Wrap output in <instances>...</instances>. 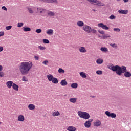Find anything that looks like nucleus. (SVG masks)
Masks as SVG:
<instances>
[{
  "label": "nucleus",
  "instance_id": "8fccbe9b",
  "mask_svg": "<svg viewBox=\"0 0 131 131\" xmlns=\"http://www.w3.org/2000/svg\"><path fill=\"white\" fill-rule=\"evenodd\" d=\"M42 64H44V65H48L49 64V61L48 60H45L43 62Z\"/></svg>",
  "mask_w": 131,
  "mask_h": 131
},
{
  "label": "nucleus",
  "instance_id": "a19ab883",
  "mask_svg": "<svg viewBox=\"0 0 131 131\" xmlns=\"http://www.w3.org/2000/svg\"><path fill=\"white\" fill-rule=\"evenodd\" d=\"M96 73L98 75H101L102 74H103V71H101V70H98L96 71Z\"/></svg>",
  "mask_w": 131,
  "mask_h": 131
},
{
  "label": "nucleus",
  "instance_id": "c03bdc74",
  "mask_svg": "<svg viewBox=\"0 0 131 131\" xmlns=\"http://www.w3.org/2000/svg\"><path fill=\"white\" fill-rule=\"evenodd\" d=\"M5 76V73L3 71L0 72V77H4Z\"/></svg>",
  "mask_w": 131,
  "mask_h": 131
},
{
  "label": "nucleus",
  "instance_id": "a878e982",
  "mask_svg": "<svg viewBox=\"0 0 131 131\" xmlns=\"http://www.w3.org/2000/svg\"><path fill=\"white\" fill-rule=\"evenodd\" d=\"M52 115L53 116H59L60 115V112H59L58 111H56L55 112H52Z\"/></svg>",
  "mask_w": 131,
  "mask_h": 131
},
{
  "label": "nucleus",
  "instance_id": "39448f33",
  "mask_svg": "<svg viewBox=\"0 0 131 131\" xmlns=\"http://www.w3.org/2000/svg\"><path fill=\"white\" fill-rule=\"evenodd\" d=\"M83 30L87 32V33H91L92 32V28L91 26L85 25L83 27Z\"/></svg>",
  "mask_w": 131,
  "mask_h": 131
},
{
  "label": "nucleus",
  "instance_id": "f03ea898",
  "mask_svg": "<svg viewBox=\"0 0 131 131\" xmlns=\"http://www.w3.org/2000/svg\"><path fill=\"white\" fill-rule=\"evenodd\" d=\"M126 71H127V70L126 69V67H120L118 65L117 66V71L116 72V74H117V75L120 76L121 74H122V73H124Z\"/></svg>",
  "mask_w": 131,
  "mask_h": 131
},
{
  "label": "nucleus",
  "instance_id": "412c9836",
  "mask_svg": "<svg viewBox=\"0 0 131 131\" xmlns=\"http://www.w3.org/2000/svg\"><path fill=\"white\" fill-rule=\"evenodd\" d=\"M12 88L14 91H19V86L14 83L12 85Z\"/></svg>",
  "mask_w": 131,
  "mask_h": 131
},
{
  "label": "nucleus",
  "instance_id": "e433bc0d",
  "mask_svg": "<svg viewBox=\"0 0 131 131\" xmlns=\"http://www.w3.org/2000/svg\"><path fill=\"white\" fill-rule=\"evenodd\" d=\"M113 30L116 32H120V29L118 28H115L113 29Z\"/></svg>",
  "mask_w": 131,
  "mask_h": 131
},
{
  "label": "nucleus",
  "instance_id": "473e14b6",
  "mask_svg": "<svg viewBox=\"0 0 131 131\" xmlns=\"http://www.w3.org/2000/svg\"><path fill=\"white\" fill-rule=\"evenodd\" d=\"M48 16H55V13L53 11H49L48 12Z\"/></svg>",
  "mask_w": 131,
  "mask_h": 131
},
{
  "label": "nucleus",
  "instance_id": "bf43d9fd",
  "mask_svg": "<svg viewBox=\"0 0 131 131\" xmlns=\"http://www.w3.org/2000/svg\"><path fill=\"white\" fill-rule=\"evenodd\" d=\"M90 97H91V98H96V96L91 95V96H90Z\"/></svg>",
  "mask_w": 131,
  "mask_h": 131
},
{
  "label": "nucleus",
  "instance_id": "393cba45",
  "mask_svg": "<svg viewBox=\"0 0 131 131\" xmlns=\"http://www.w3.org/2000/svg\"><path fill=\"white\" fill-rule=\"evenodd\" d=\"M61 85H62V86H65V85H67V81H66V80H62L60 82Z\"/></svg>",
  "mask_w": 131,
  "mask_h": 131
},
{
  "label": "nucleus",
  "instance_id": "09e8293b",
  "mask_svg": "<svg viewBox=\"0 0 131 131\" xmlns=\"http://www.w3.org/2000/svg\"><path fill=\"white\" fill-rule=\"evenodd\" d=\"M99 33H100V34H105V32L103 30H98Z\"/></svg>",
  "mask_w": 131,
  "mask_h": 131
},
{
  "label": "nucleus",
  "instance_id": "4be33fe9",
  "mask_svg": "<svg viewBox=\"0 0 131 131\" xmlns=\"http://www.w3.org/2000/svg\"><path fill=\"white\" fill-rule=\"evenodd\" d=\"M94 126H100L101 125V121L100 120H97L96 122H94Z\"/></svg>",
  "mask_w": 131,
  "mask_h": 131
},
{
  "label": "nucleus",
  "instance_id": "9b49d317",
  "mask_svg": "<svg viewBox=\"0 0 131 131\" xmlns=\"http://www.w3.org/2000/svg\"><path fill=\"white\" fill-rule=\"evenodd\" d=\"M37 11L40 13V14H45L46 12H47V9L41 8H37Z\"/></svg>",
  "mask_w": 131,
  "mask_h": 131
},
{
  "label": "nucleus",
  "instance_id": "c85d7f7f",
  "mask_svg": "<svg viewBox=\"0 0 131 131\" xmlns=\"http://www.w3.org/2000/svg\"><path fill=\"white\" fill-rule=\"evenodd\" d=\"M77 86H78V84L76 83H73L71 85V87L73 89H77Z\"/></svg>",
  "mask_w": 131,
  "mask_h": 131
},
{
  "label": "nucleus",
  "instance_id": "f3484780",
  "mask_svg": "<svg viewBox=\"0 0 131 131\" xmlns=\"http://www.w3.org/2000/svg\"><path fill=\"white\" fill-rule=\"evenodd\" d=\"M28 108L29 109V110H34V109H35V105H34L33 104H30L28 106Z\"/></svg>",
  "mask_w": 131,
  "mask_h": 131
},
{
  "label": "nucleus",
  "instance_id": "72a5a7b5",
  "mask_svg": "<svg viewBox=\"0 0 131 131\" xmlns=\"http://www.w3.org/2000/svg\"><path fill=\"white\" fill-rule=\"evenodd\" d=\"M96 63L97 64H102L103 63V59H98L96 60Z\"/></svg>",
  "mask_w": 131,
  "mask_h": 131
},
{
  "label": "nucleus",
  "instance_id": "37998d69",
  "mask_svg": "<svg viewBox=\"0 0 131 131\" xmlns=\"http://www.w3.org/2000/svg\"><path fill=\"white\" fill-rule=\"evenodd\" d=\"M24 25L23 23H18L17 24V27H22Z\"/></svg>",
  "mask_w": 131,
  "mask_h": 131
},
{
  "label": "nucleus",
  "instance_id": "ea45409f",
  "mask_svg": "<svg viewBox=\"0 0 131 131\" xmlns=\"http://www.w3.org/2000/svg\"><path fill=\"white\" fill-rule=\"evenodd\" d=\"M108 37H110V35H104L102 36V38L103 39H106L108 38Z\"/></svg>",
  "mask_w": 131,
  "mask_h": 131
},
{
  "label": "nucleus",
  "instance_id": "0eeeda50",
  "mask_svg": "<svg viewBox=\"0 0 131 131\" xmlns=\"http://www.w3.org/2000/svg\"><path fill=\"white\" fill-rule=\"evenodd\" d=\"M108 69L112 70L113 72H116L117 69V65L113 66V64L111 63L107 66Z\"/></svg>",
  "mask_w": 131,
  "mask_h": 131
},
{
  "label": "nucleus",
  "instance_id": "bb28decb",
  "mask_svg": "<svg viewBox=\"0 0 131 131\" xmlns=\"http://www.w3.org/2000/svg\"><path fill=\"white\" fill-rule=\"evenodd\" d=\"M52 83H54L55 84H57V83H59V81L58 80V79L56 77L53 78V79L52 80Z\"/></svg>",
  "mask_w": 131,
  "mask_h": 131
},
{
  "label": "nucleus",
  "instance_id": "f257e3e1",
  "mask_svg": "<svg viewBox=\"0 0 131 131\" xmlns=\"http://www.w3.org/2000/svg\"><path fill=\"white\" fill-rule=\"evenodd\" d=\"M33 66V63L31 61L22 62L19 64V71L22 75H27Z\"/></svg>",
  "mask_w": 131,
  "mask_h": 131
},
{
  "label": "nucleus",
  "instance_id": "1a4fd4ad",
  "mask_svg": "<svg viewBox=\"0 0 131 131\" xmlns=\"http://www.w3.org/2000/svg\"><path fill=\"white\" fill-rule=\"evenodd\" d=\"M94 119H90L88 120V121H86L84 123V126L87 128H89V127H91V122H93Z\"/></svg>",
  "mask_w": 131,
  "mask_h": 131
},
{
  "label": "nucleus",
  "instance_id": "603ef678",
  "mask_svg": "<svg viewBox=\"0 0 131 131\" xmlns=\"http://www.w3.org/2000/svg\"><path fill=\"white\" fill-rule=\"evenodd\" d=\"M2 10H4V11H7L8 9H7V7L6 6H3L2 7Z\"/></svg>",
  "mask_w": 131,
  "mask_h": 131
},
{
  "label": "nucleus",
  "instance_id": "c756f323",
  "mask_svg": "<svg viewBox=\"0 0 131 131\" xmlns=\"http://www.w3.org/2000/svg\"><path fill=\"white\" fill-rule=\"evenodd\" d=\"M80 76H81V77H82L83 78H86V75L85 74V73H84L83 72H81L80 73Z\"/></svg>",
  "mask_w": 131,
  "mask_h": 131
},
{
  "label": "nucleus",
  "instance_id": "3c124183",
  "mask_svg": "<svg viewBox=\"0 0 131 131\" xmlns=\"http://www.w3.org/2000/svg\"><path fill=\"white\" fill-rule=\"evenodd\" d=\"M91 32L92 33H97V30H96L94 29H91Z\"/></svg>",
  "mask_w": 131,
  "mask_h": 131
},
{
  "label": "nucleus",
  "instance_id": "b1692460",
  "mask_svg": "<svg viewBox=\"0 0 131 131\" xmlns=\"http://www.w3.org/2000/svg\"><path fill=\"white\" fill-rule=\"evenodd\" d=\"M67 130H68V131H76V128L73 126H69L67 128Z\"/></svg>",
  "mask_w": 131,
  "mask_h": 131
},
{
  "label": "nucleus",
  "instance_id": "aec40b11",
  "mask_svg": "<svg viewBox=\"0 0 131 131\" xmlns=\"http://www.w3.org/2000/svg\"><path fill=\"white\" fill-rule=\"evenodd\" d=\"M124 76H125V77H127L128 78H129L131 76V73L129 72L126 71L124 73Z\"/></svg>",
  "mask_w": 131,
  "mask_h": 131
},
{
  "label": "nucleus",
  "instance_id": "6ab92c4d",
  "mask_svg": "<svg viewBox=\"0 0 131 131\" xmlns=\"http://www.w3.org/2000/svg\"><path fill=\"white\" fill-rule=\"evenodd\" d=\"M54 76H53V75L52 74H49L48 75H47V78L49 80V81H52L53 79H54Z\"/></svg>",
  "mask_w": 131,
  "mask_h": 131
},
{
  "label": "nucleus",
  "instance_id": "7c9ffc66",
  "mask_svg": "<svg viewBox=\"0 0 131 131\" xmlns=\"http://www.w3.org/2000/svg\"><path fill=\"white\" fill-rule=\"evenodd\" d=\"M100 50L101 51V52H108V48L106 47H101L100 48Z\"/></svg>",
  "mask_w": 131,
  "mask_h": 131
},
{
  "label": "nucleus",
  "instance_id": "052dcab7",
  "mask_svg": "<svg viewBox=\"0 0 131 131\" xmlns=\"http://www.w3.org/2000/svg\"><path fill=\"white\" fill-rule=\"evenodd\" d=\"M92 11H93V12H96L97 11V10H95V9H92Z\"/></svg>",
  "mask_w": 131,
  "mask_h": 131
},
{
  "label": "nucleus",
  "instance_id": "de8ad7c7",
  "mask_svg": "<svg viewBox=\"0 0 131 131\" xmlns=\"http://www.w3.org/2000/svg\"><path fill=\"white\" fill-rule=\"evenodd\" d=\"M23 81H28V79L25 76H23L22 78Z\"/></svg>",
  "mask_w": 131,
  "mask_h": 131
},
{
  "label": "nucleus",
  "instance_id": "20e7f679",
  "mask_svg": "<svg viewBox=\"0 0 131 131\" xmlns=\"http://www.w3.org/2000/svg\"><path fill=\"white\" fill-rule=\"evenodd\" d=\"M88 2L95 5V6H98V7H104L105 6V4L103 3V2L98 1V0H87Z\"/></svg>",
  "mask_w": 131,
  "mask_h": 131
},
{
  "label": "nucleus",
  "instance_id": "9d476101",
  "mask_svg": "<svg viewBox=\"0 0 131 131\" xmlns=\"http://www.w3.org/2000/svg\"><path fill=\"white\" fill-rule=\"evenodd\" d=\"M40 1H42V2H43L44 3H54V4H58V1L57 0H40Z\"/></svg>",
  "mask_w": 131,
  "mask_h": 131
},
{
  "label": "nucleus",
  "instance_id": "4468645a",
  "mask_svg": "<svg viewBox=\"0 0 131 131\" xmlns=\"http://www.w3.org/2000/svg\"><path fill=\"white\" fill-rule=\"evenodd\" d=\"M79 51L80 53H86L87 51L86 49H85V47H80L79 48Z\"/></svg>",
  "mask_w": 131,
  "mask_h": 131
},
{
  "label": "nucleus",
  "instance_id": "680f3d73",
  "mask_svg": "<svg viewBox=\"0 0 131 131\" xmlns=\"http://www.w3.org/2000/svg\"><path fill=\"white\" fill-rule=\"evenodd\" d=\"M120 1V0H117V2H119Z\"/></svg>",
  "mask_w": 131,
  "mask_h": 131
},
{
  "label": "nucleus",
  "instance_id": "6e6552de",
  "mask_svg": "<svg viewBox=\"0 0 131 131\" xmlns=\"http://www.w3.org/2000/svg\"><path fill=\"white\" fill-rule=\"evenodd\" d=\"M97 26L98 27H101V28H102V29H104L105 30H108V29H109V27H108L107 25H104L103 23L98 24Z\"/></svg>",
  "mask_w": 131,
  "mask_h": 131
},
{
  "label": "nucleus",
  "instance_id": "2eb2a0df",
  "mask_svg": "<svg viewBox=\"0 0 131 131\" xmlns=\"http://www.w3.org/2000/svg\"><path fill=\"white\" fill-rule=\"evenodd\" d=\"M47 34H48V35H53L54 33V30L53 29H48L46 31Z\"/></svg>",
  "mask_w": 131,
  "mask_h": 131
},
{
  "label": "nucleus",
  "instance_id": "2f4dec72",
  "mask_svg": "<svg viewBox=\"0 0 131 131\" xmlns=\"http://www.w3.org/2000/svg\"><path fill=\"white\" fill-rule=\"evenodd\" d=\"M38 49L40 50V51H45L46 50V47H43L42 46H38Z\"/></svg>",
  "mask_w": 131,
  "mask_h": 131
},
{
  "label": "nucleus",
  "instance_id": "c9c22d12",
  "mask_svg": "<svg viewBox=\"0 0 131 131\" xmlns=\"http://www.w3.org/2000/svg\"><path fill=\"white\" fill-rule=\"evenodd\" d=\"M116 18V16H115L114 15L112 14L109 17V19L111 20H114Z\"/></svg>",
  "mask_w": 131,
  "mask_h": 131
},
{
  "label": "nucleus",
  "instance_id": "5fc2aeb1",
  "mask_svg": "<svg viewBox=\"0 0 131 131\" xmlns=\"http://www.w3.org/2000/svg\"><path fill=\"white\" fill-rule=\"evenodd\" d=\"M5 35V32H0V37L4 36Z\"/></svg>",
  "mask_w": 131,
  "mask_h": 131
},
{
  "label": "nucleus",
  "instance_id": "f704fd0d",
  "mask_svg": "<svg viewBox=\"0 0 131 131\" xmlns=\"http://www.w3.org/2000/svg\"><path fill=\"white\" fill-rule=\"evenodd\" d=\"M59 73H65V71L62 68H59L58 70Z\"/></svg>",
  "mask_w": 131,
  "mask_h": 131
},
{
  "label": "nucleus",
  "instance_id": "5701e85b",
  "mask_svg": "<svg viewBox=\"0 0 131 131\" xmlns=\"http://www.w3.org/2000/svg\"><path fill=\"white\" fill-rule=\"evenodd\" d=\"M24 31L27 32V31H31V29L28 27H23Z\"/></svg>",
  "mask_w": 131,
  "mask_h": 131
},
{
  "label": "nucleus",
  "instance_id": "cd10ccee",
  "mask_svg": "<svg viewBox=\"0 0 131 131\" xmlns=\"http://www.w3.org/2000/svg\"><path fill=\"white\" fill-rule=\"evenodd\" d=\"M76 100H77V98H71L69 99L70 102H71V103H76Z\"/></svg>",
  "mask_w": 131,
  "mask_h": 131
},
{
  "label": "nucleus",
  "instance_id": "58836bf2",
  "mask_svg": "<svg viewBox=\"0 0 131 131\" xmlns=\"http://www.w3.org/2000/svg\"><path fill=\"white\" fill-rule=\"evenodd\" d=\"M43 43H50V41L47 39H43L42 40Z\"/></svg>",
  "mask_w": 131,
  "mask_h": 131
},
{
  "label": "nucleus",
  "instance_id": "49530a36",
  "mask_svg": "<svg viewBox=\"0 0 131 131\" xmlns=\"http://www.w3.org/2000/svg\"><path fill=\"white\" fill-rule=\"evenodd\" d=\"M35 31L36 33H41L42 30H41V29H37Z\"/></svg>",
  "mask_w": 131,
  "mask_h": 131
},
{
  "label": "nucleus",
  "instance_id": "4d7b16f0",
  "mask_svg": "<svg viewBox=\"0 0 131 131\" xmlns=\"http://www.w3.org/2000/svg\"><path fill=\"white\" fill-rule=\"evenodd\" d=\"M1 71H3V67L2 66V65H0V72Z\"/></svg>",
  "mask_w": 131,
  "mask_h": 131
},
{
  "label": "nucleus",
  "instance_id": "423d86ee",
  "mask_svg": "<svg viewBox=\"0 0 131 131\" xmlns=\"http://www.w3.org/2000/svg\"><path fill=\"white\" fill-rule=\"evenodd\" d=\"M105 114L108 117H111L112 118H115L116 117V114L114 113H111L110 112L106 111L105 112Z\"/></svg>",
  "mask_w": 131,
  "mask_h": 131
},
{
  "label": "nucleus",
  "instance_id": "79ce46f5",
  "mask_svg": "<svg viewBox=\"0 0 131 131\" xmlns=\"http://www.w3.org/2000/svg\"><path fill=\"white\" fill-rule=\"evenodd\" d=\"M28 11H29V13H30V14H33V10H32V8H28Z\"/></svg>",
  "mask_w": 131,
  "mask_h": 131
},
{
  "label": "nucleus",
  "instance_id": "6e6d98bb",
  "mask_svg": "<svg viewBox=\"0 0 131 131\" xmlns=\"http://www.w3.org/2000/svg\"><path fill=\"white\" fill-rule=\"evenodd\" d=\"M4 51V47L0 46V52H3Z\"/></svg>",
  "mask_w": 131,
  "mask_h": 131
},
{
  "label": "nucleus",
  "instance_id": "13d9d810",
  "mask_svg": "<svg viewBox=\"0 0 131 131\" xmlns=\"http://www.w3.org/2000/svg\"><path fill=\"white\" fill-rule=\"evenodd\" d=\"M124 3H127L128 2V0H123Z\"/></svg>",
  "mask_w": 131,
  "mask_h": 131
},
{
  "label": "nucleus",
  "instance_id": "f8f14e48",
  "mask_svg": "<svg viewBox=\"0 0 131 131\" xmlns=\"http://www.w3.org/2000/svg\"><path fill=\"white\" fill-rule=\"evenodd\" d=\"M118 13L119 14H123L124 15H126L128 13V10H123L120 9L118 10Z\"/></svg>",
  "mask_w": 131,
  "mask_h": 131
},
{
  "label": "nucleus",
  "instance_id": "7ed1b4c3",
  "mask_svg": "<svg viewBox=\"0 0 131 131\" xmlns=\"http://www.w3.org/2000/svg\"><path fill=\"white\" fill-rule=\"evenodd\" d=\"M78 115L80 118H83V119H89L91 117L90 114L86 112L78 111Z\"/></svg>",
  "mask_w": 131,
  "mask_h": 131
},
{
  "label": "nucleus",
  "instance_id": "e2e57ef3",
  "mask_svg": "<svg viewBox=\"0 0 131 131\" xmlns=\"http://www.w3.org/2000/svg\"><path fill=\"white\" fill-rule=\"evenodd\" d=\"M0 124H2V122H0Z\"/></svg>",
  "mask_w": 131,
  "mask_h": 131
},
{
  "label": "nucleus",
  "instance_id": "4c0bfd02",
  "mask_svg": "<svg viewBox=\"0 0 131 131\" xmlns=\"http://www.w3.org/2000/svg\"><path fill=\"white\" fill-rule=\"evenodd\" d=\"M110 46H111V47H112V48H114L115 49H116V48H117V44H115V43H110Z\"/></svg>",
  "mask_w": 131,
  "mask_h": 131
},
{
  "label": "nucleus",
  "instance_id": "a18cd8bd",
  "mask_svg": "<svg viewBox=\"0 0 131 131\" xmlns=\"http://www.w3.org/2000/svg\"><path fill=\"white\" fill-rule=\"evenodd\" d=\"M12 26H6L5 29H6V30H10L12 29Z\"/></svg>",
  "mask_w": 131,
  "mask_h": 131
},
{
  "label": "nucleus",
  "instance_id": "dca6fc26",
  "mask_svg": "<svg viewBox=\"0 0 131 131\" xmlns=\"http://www.w3.org/2000/svg\"><path fill=\"white\" fill-rule=\"evenodd\" d=\"M17 120L18 121H24V120H25V118H24V116H23L22 115H19L18 117Z\"/></svg>",
  "mask_w": 131,
  "mask_h": 131
},
{
  "label": "nucleus",
  "instance_id": "ddd939ff",
  "mask_svg": "<svg viewBox=\"0 0 131 131\" xmlns=\"http://www.w3.org/2000/svg\"><path fill=\"white\" fill-rule=\"evenodd\" d=\"M13 84H14V83L12 81H8L6 82V85L9 89H11V88L13 86Z\"/></svg>",
  "mask_w": 131,
  "mask_h": 131
},
{
  "label": "nucleus",
  "instance_id": "a211bd4d",
  "mask_svg": "<svg viewBox=\"0 0 131 131\" xmlns=\"http://www.w3.org/2000/svg\"><path fill=\"white\" fill-rule=\"evenodd\" d=\"M77 25L79 26V27H82V26L84 25V23L82 21L79 20L77 22Z\"/></svg>",
  "mask_w": 131,
  "mask_h": 131
},
{
  "label": "nucleus",
  "instance_id": "864d4df0",
  "mask_svg": "<svg viewBox=\"0 0 131 131\" xmlns=\"http://www.w3.org/2000/svg\"><path fill=\"white\" fill-rule=\"evenodd\" d=\"M34 59L37 61V60H39V57H38V56H35Z\"/></svg>",
  "mask_w": 131,
  "mask_h": 131
}]
</instances>
